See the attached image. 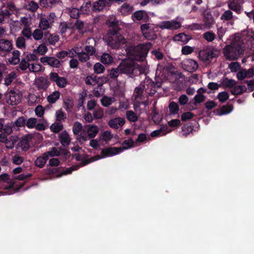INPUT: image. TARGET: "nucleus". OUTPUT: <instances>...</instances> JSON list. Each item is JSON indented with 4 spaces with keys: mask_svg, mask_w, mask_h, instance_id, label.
<instances>
[{
    "mask_svg": "<svg viewBox=\"0 0 254 254\" xmlns=\"http://www.w3.org/2000/svg\"><path fill=\"white\" fill-rule=\"evenodd\" d=\"M120 72L129 77L137 76L141 73V67L135 62L130 60H122L118 65Z\"/></svg>",
    "mask_w": 254,
    "mask_h": 254,
    "instance_id": "obj_1",
    "label": "nucleus"
},
{
    "mask_svg": "<svg viewBox=\"0 0 254 254\" xmlns=\"http://www.w3.org/2000/svg\"><path fill=\"white\" fill-rule=\"evenodd\" d=\"M151 47V44H140L136 46L130 47L127 50V55L131 56L135 60L139 62L144 61Z\"/></svg>",
    "mask_w": 254,
    "mask_h": 254,
    "instance_id": "obj_2",
    "label": "nucleus"
},
{
    "mask_svg": "<svg viewBox=\"0 0 254 254\" xmlns=\"http://www.w3.org/2000/svg\"><path fill=\"white\" fill-rule=\"evenodd\" d=\"M103 39L108 46L113 49H118L122 45L127 42L121 32L116 33L112 30H108Z\"/></svg>",
    "mask_w": 254,
    "mask_h": 254,
    "instance_id": "obj_3",
    "label": "nucleus"
},
{
    "mask_svg": "<svg viewBox=\"0 0 254 254\" xmlns=\"http://www.w3.org/2000/svg\"><path fill=\"white\" fill-rule=\"evenodd\" d=\"M121 151L119 148V147H107L104 149H101V156H100L99 155H97L95 156L94 157H92L91 159L92 160H90V159H84L82 160L81 162L82 166H85L86 165H87L88 164L91 162L92 161H95L96 159H100L102 158H106L110 156H112L114 155H116L119 153H120Z\"/></svg>",
    "mask_w": 254,
    "mask_h": 254,
    "instance_id": "obj_4",
    "label": "nucleus"
},
{
    "mask_svg": "<svg viewBox=\"0 0 254 254\" xmlns=\"http://www.w3.org/2000/svg\"><path fill=\"white\" fill-rule=\"evenodd\" d=\"M155 80V82L149 77H146L142 83L145 93L150 96H153L157 92L156 89L162 85V82L159 81L158 77H156Z\"/></svg>",
    "mask_w": 254,
    "mask_h": 254,
    "instance_id": "obj_5",
    "label": "nucleus"
},
{
    "mask_svg": "<svg viewBox=\"0 0 254 254\" xmlns=\"http://www.w3.org/2000/svg\"><path fill=\"white\" fill-rule=\"evenodd\" d=\"M241 47L239 44H231L226 46L224 48V55L226 59L235 60L240 54Z\"/></svg>",
    "mask_w": 254,
    "mask_h": 254,
    "instance_id": "obj_6",
    "label": "nucleus"
},
{
    "mask_svg": "<svg viewBox=\"0 0 254 254\" xmlns=\"http://www.w3.org/2000/svg\"><path fill=\"white\" fill-rule=\"evenodd\" d=\"M112 3L107 0H98L93 2L91 9L94 12L98 13L109 9Z\"/></svg>",
    "mask_w": 254,
    "mask_h": 254,
    "instance_id": "obj_7",
    "label": "nucleus"
},
{
    "mask_svg": "<svg viewBox=\"0 0 254 254\" xmlns=\"http://www.w3.org/2000/svg\"><path fill=\"white\" fill-rule=\"evenodd\" d=\"M217 50L215 48L206 49L199 52L201 60L205 62H211L217 55Z\"/></svg>",
    "mask_w": 254,
    "mask_h": 254,
    "instance_id": "obj_8",
    "label": "nucleus"
},
{
    "mask_svg": "<svg viewBox=\"0 0 254 254\" xmlns=\"http://www.w3.org/2000/svg\"><path fill=\"white\" fill-rule=\"evenodd\" d=\"M228 8L237 14H240L243 10L244 0H229L227 2Z\"/></svg>",
    "mask_w": 254,
    "mask_h": 254,
    "instance_id": "obj_9",
    "label": "nucleus"
},
{
    "mask_svg": "<svg viewBox=\"0 0 254 254\" xmlns=\"http://www.w3.org/2000/svg\"><path fill=\"white\" fill-rule=\"evenodd\" d=\"M159 27L161 29L176 30L181 27L180 22L176 20L163 21L160 22Z\"/></svg>",
    "mask_w": 254,
    "mask_h": 254,
    "instance_id": "obj_10",
    "label": "nucleus"
},
{
    "mask_svg": "<svg viewBox=\"0 0 254 254\" xmlns=\"http://www.w3.org/2000/svg\"><path fill=\"white\" fill-rule=\"evenodd\" d=\"M182 66L186 70L192 72L197 69L198 64L195 60L187 59L183 61Z\"/></svg>",
    "mask_w": 254,
    "mask_h": 254,
    "instance_id": "obj_11",
    "label": "nucleus"
},
{
    "mask_svg": "<svg viewBox=\"0 0 254 254\" xmlns=\"http://www.w3.org/2000/svg\"><path fill=\"white\" fill-rule=\"evenodd\" d=\"M40 61L44 65H49L53 67L59 68L61 65V62L55 57H43L41 58Z\"/></svg>",
    "mask_w": 254,
    "mask_h": 254,
    "instance_id": "obj_12",
    "label": "nucleus"
},
{
    "mask_svg": "<svg viewBox=\"0 0 254 254\" xmlns=\"http://www.w3.org/2000/svg\"><path fill=\"white\" fill-rule=\"evenodd\" d=\"M31 139V134H27L20 138L17 145L21 148L22 151H26L30 148L29 141Z\"/></svg>",
    "mask_w": 254,
    "mask_h": 254,
    "instance_id": "obj_13",
    "label": "nucleus"
},
{
    "mask_svg": "<svg viewBox=\"0 0 254 254\" xmlns=\"http://www.w3.org/2000/svg\"><path fill=\"white\" fill-rule=\"evenodd\" d=\"M131 17L134 21L143 20L144 22H147L149 19L147 13L144 10L135 11Z\"/></svg>",
    "mask_w": 254,
    "mask_h": 254,
    "instance_id": "obj_14",
    "label": "nucleus"
},
{
    "mask_svg": "<svg viewBox=\"0 0 254 254\" xmlns=\"http://www.w3.org/2000/svg\"><path fill=\"white\" fill-rule=\"evenodd\" d=\"M35 85L39 90H45L48 88L50 82L46 78L40 76L35 82Z\"/></svg>",
    "mask_w": 254,
    "mask_h": 254,
    "instance_id": "obj_15",
    "label": "nucleus"
},
{
    "mask_svg": "<svg viewBox=\"0 0 254 254\" xmlns=\"http://www.w3.org/2000/svg\"><path fill=\"white\" fill-rule=\"evenodd\" d=\"M125 123L124 119L120 117L111 119L108 123L109 126L112 128L118 129L119 127H122Z\"/></svg>",
    "mask_w": 254,
    "mask_h": 254,
    "instance_id": "obj_16",
    "label": "nucleus"
},
{
    "mask_svg": "<svg viewBox=\"0 0 254 254\" xmlns=\"http://www.w3.org/2000/svg\"><path fill=\"white\" fill-rule=\"evenodd\" d=\"M13 48L11 42L6 39H0V51L9 52Z\"/></svg>",
    "mask_w": 254,
    "mask_h": 254,
    "instance_id": "obj_17",
    "label": "nucleus"
},
{
    "mask_svg": "<svg viewBox=\"0 0 254 254\" xmlns=\"http://www.w3.org/2000/svg\"><path fill=\"white\" fill-rule=\"evenodd\" d=\"M87 128V133L89 138H94L98 133L99 129L97 126L88 125L85 126Z\"/></svg>",
    "mask_w": 254,
    "mask_h": 254,
    "instance_id": "obj_18",
    "label": "nucleus"
},
{
    "mask_svg": "<svg viewBox=\"0 0 254 254\" xmlns=\"http://www.w3.org/2000/svg\"><path fill=\"white\" fill-rule=\"evenodd\" d=\"M49 154L45 152L42 155L37 157L34 162L35 165L40 168H43L49 159Z\"/></svg>",
    "mask_w": 254,
    "mask_h": 254,
    "instance_id": "obj_19",
    "label": "nucleus"
},
{
    "mask_svg": "<svg viewBox=\"0 0 254 254\" xmlns=\"http://www.w3.org/2000/svg\"><path fill=\"white\" fill-rule=\"evenodd\" d=\"M203 21L206 28L209 29L211 28L214 23V18L210 12H206L204 14Z\"/></svg>",
    "mask_w": 254,
    "mask_h": 254,
    "instance_id": "obj_20",
    "label": "nucleus"
},
{
    "mask_svg": "<svg viewBox=\"0 0 254 254\" xmlns=\"http://www.w3.org/2000/svg\"><path fill=\"white\" fill-rule=\"evenodd\" d=\"M237 83V82L233 79H229L228 77H224L221 81L220 85L224 89L229 88H232Z\"/></svg>",
    "mask_w": 254,
    "mask_h": 254,
    "instance_id": "obj_21",
    "label": "nucleus"
},
{
    "mask_svg": "<svg viewBox=\"0 0 254 254\" xmlns=\"http://www.w3.org/2000/svg\"><path fill=\"white\" fill-rule=\"evenodd\" d=\"M133 9L132 5L127 3H124L119 8V11L123 15H127L131 13Z\"/></svg>",
    "mask_w": 254,
    "mask_h": 254,
    "instance_id": "obj_22",
    "label": "nucleus"
},
{
    "mask_svg": "<svg viewBox=\"0 0 254 254\" xmlns=\"http://www.w3.org/2000/svg\"><path fill=\"white\" fill-rule=\"evenodd\" d=\"M59 139L61 144L64 146H68L71 141L68 133L65 130L60 134Z\"/></svg>",
    "mask_w": 254,
    "mask_h": 254,
    "instance_id": "obj_23",
    "label": "nucleus"
},
{
    "mask_svg": "<svg viewBox=\"0 0 254 254\" xmlns=\"http://www.w3.org/2000/svg\"><path fill=\"white\" fill-rule=\"evenodd\" d=\"M58 1L56 0H40V6L47 9H51L55 7Z\"/></svg>",
    "mask_w": 254,
    "mask_h": 254,
    "instance_id": "obj_24",
    "label": "nucleus"
},
{
    "mask_svg": "<svg viewBox=\"0 0 254 254\" xmlns=\"http://www.w3.org/2000/svg\"><path fill=\"white\" fill-rule=\"evenodd\" d=\"M39 27L43 30H46L49 28H51L52 26L47 18L42 16L40 19Z\"/></svg>",
    "mask_w": 254,
    "mask_h": 254,
    "instance_id": "obj_25",
    "label": "nucleus"
},
{
    "mask_svg": "<svg viewBox=\"0 0 254 254\" xmlns=\"http://www.w3.org/2000/svg\"><path fill=\"white\" fill-rule=\"evenodd\" d=\"M134 142L132 139L130 138L129 139L124 140L122 143L121 147H119L121 152L124 150H127L128 148H131L134 146Z\"/></svg>",
    "mask_w": 254,
    "mask_h": 254,
    "instance_id": "obj_26",
    "label": "nucleus"
},
{
    "mask_svg": "<svg viewBox=\"0 0 254 254\" xmlns=\"http://www.w3.org/2000/svg\"><path fill=\"white\" fill-rule=\"evenodd\" d=\"M12 54V57L9 59V62L11 64L16 65L20 62V52L18 50H14Z\"/></svg>",
    "mask_w": 254,
    "mask_h": 254,
    "instance_id": "obj_27",
    "label": "nucleus"
},
{
    "mask_svg": "<svg viewBox=\"0 0 254 254\" xmlns=\"http://www.w3.org/2000/svg\"><path fill=\"white\" fill-rule=\"evenodd\" d=\"M50 128L53 132L57 133L63 129L64 126L62 123L56 121L50 126Z\"/></svg>",
    "mask_w": 254,
    "mask_h": 254,
    "instance_id": "obj_28",
    "label": "nucleus"
},
{
    "mask_svg": "<svg viewBox=\"0 0 254 254\" xmlns=\"http://www.w3.org/2000/svg\"><path fill=\"white\" fill-rule=\"evenodd\" d=\"M60 97V93L58 91H55L50 94L47 97V101L49 103H55Z\"/></svg>",
    "mask_w": 254,
    "mask_h": 254,
    "instance_id": "obj_29",
    "label": "nucleus"
},
{
    "mask_svg": "<svg viewBox=\"0 0 254 254\" xmlns=\"http://www.w3.org/2000/svg\"><path fill=\"white\" fill-rule=\"evenodd\" d=\"M113 59L111 55L108 53H103L101 57V62L105 64H109L113 62Z\"/></svg>",
    "mask_w": 254,
    "mask_h": 254,
    "instance_id": "obj_30",
    "label": "nucleus"
},
{
    "mask_svg": "<svg viewBox=\"0 0 254 254\" xmlns=\"http://www.w3.org/2000/svg\"><path fill=\"white\" fill-rule=\"evenodd\" d=\"M17 77V75L15 72H11L4 78V84L6 86L10 85L12 82Z\"/></svg>",
    "mask_w": 254,
    "mask_h": 254,
    "instance_id": "obj_31",
    "label": "nucleus"
},
{
    "mask_svg": "<svg viewBox=\"0 0 254 254\" xmlns=\"http://www.w3.org/2000/svg\"><path fill=\"white\" fill-rule=\"evenodd\" d=\"M92 3L90 0H84L83 3L80 7V10L83 13H87L90 12V8Z\"/></svg>",
    "mask_w": 254,
    "mask_h": 254,
    "instance_id": "obj_32",
    "label": "nucleus"
},
{
    "mask_svg": "<svg viewBox=\"0 0 254 254\" xmlns=\"http://www.w3.org/2000/svg\"><path fill=\"white\" fill-rule=\"evenodd\" d=\"M56 121L62 123L64 122L66 119V114L62 110V109L57 110L56 112Z\"/></svg>",
    "mask_w": 254,
    "mask_h": 254,
    "instance_id": "obj_33",
    "label": "nucleus"
},
{
    "mask_svg": "<svg viewBox=\"0 0 254 254\" xmlns=\"http://www.w3.org/2000/svg\"><path fill=\"white\" fill-rule=\"evenodd\" d=\"M84 131L83 129V126L82 124L79 122H75L72 127V131L74 135H79V133L82 131Z\"/></svg>",
    "mask_w": 254,
    "mask_h": 254,
    "instance_id": "obj_34",
    "label": "nucleus"
},
{
    "mask_svg": "<svg viewBox=\"0 0 254 254\" xmlns=\"http://www.w3.org/2000/svg\"><path fill=\"white\" fill-rule=\"evenodd\" d=\"M169 109L170 114L175 115L178 114L179 111V107L177 103L174 101H172L169 104Z\"/></svg>",
    "mask_w": 254,
    "mask_h": 254,
    "instance_id": "obj_35",
    "label": "nucleus"
},
{
    "mask_svg": "<svg viewBox=\"0 0 254 254\" xmlns=\"http://www.w3.org/2000/svg\"><path fill=\"white\" fill-rule=\"evenodd\" d=\"M233 109V106L231 104H227L226 105L223 106L220 108L219 115H226L230 113Z\"/></svg>",
    "mask_w": 254,
    "mask_h": 254,
    "instance_id": "obj_36",
    "label": "nucleus"
},
{
    "mask_svg": "<svg viewBox=\"0 0 254 254\" xmlns=\"http://www.w3.org/2000/svg\"><path fill=\"white\" fill-rule=\"evenodd\" d=\"M48 35H49L48 37L49 43L50 45H54L59 40V37L57 35H53V34H50L49 32L45 33V36L47 37Z\"/></svg>",
    "mask_w": 254,
    "mask_h": 254,
    "instance_id": "obj_37",
    "label": "nucleus"
},
{
    "mask_svg": "<svg viewBox=\"0 0 254 254\" xmlns=\"http://www.w3.org/2000/svg\"><path fill=\"white\" fill-rule=\"evenodd\" d=\"M202 36L206 41L209 42H212L216 38V35L212 31H208L204 33Z\"/></svg>",
    "mask_w": 254,
    "mask_h": 254,
    "instance_id": "obj_38",
    "label": "nucleus"
},
{
    "mask_svg": "<svg viewBox=\"0 0 254 254\" xmlns=\"http://www.w3.org/2000/svg\"><path fill=\"white\" fill-rule=\"evenodd\" d=\"M126 117L130 122H136L138 120V117L132 111L129 110L126 112Z\"/></svg>",
    "mask_w": 254,
    "mask_h": 254,
    "instance_id": "obj_39",
    "label": "nucleus"
},
{
    "mask_svg": "<svg viewBox=\"0 0 254 254\" xmlns=\"http://www.w3.org/2000/svg\"><path fill=\"white\" fill-rule=\"evenodd\" d=\"M114 98L112 97L104 96L101 99V103L103 106L108 107L114 102Z\"/></svg>",
    "mask_w": 254,
    "mask_h": 254,
    "instance_id": "obj_40",
    "label": "nucleus"
},
{
    "mask_svg": "<svg viewBox=\"0 0 254 254\" xmlns=\"http://www.w3.org/2000/svg\"><path fill=\"white\" fill-rule=\"evenodd\" d=\"M75 53L78 56L79 60L82 62H86L89 59V55L86 54L85 52H79L78 51H75Z\"/></svg>",
    "mask_w": 254,
    "mask_h": 254,
    "instance_id": "obj_41",
    "label": "nucleus"
},
{
    "mask_svg": "<svg viewBox=\"0 0 254 254\" xmlns=\"http://www.w3.org/2000/svg\"><path fill=\"white\" fill-rule=\"evenodd\" d=\"M121 72H120V70L118 69V67L116 68H112L109 71V76L110 78L113 80H117V77L120 75V74H122Z\"/></svg>",
    "mask_w": 254,
    "mask_h": 254,
    "instance_id": "obj_42",
    "label": "nucleus"
},
{
    "mask_svg": "<svg viewBox=\"0 0 254 254\" xmlns=\"http://www.w3.org/2000/svg\"><path fill=\"white\" fill-rule=\"evenodd\" d=\"M26 125V119L24 117L18 118L13 123V127H24Z\"/></svg>",
    "mask_w": 254,
    "mask_h": 254,
    "instance_id": "obj_43",
    "label": "nucleus"
},
{
    "mask_svg": "<svg viewBox=\"0 0 254 254\" xmlns=\"http://www.w3.org/2000/svg\"><path fill=\"white\" fill-rule=\"evenodd\" d=\"M113 138V135L110 131H105L100 135V139L107 142H109Z\"/></svg>",
    "mask_w": 254,
    "mask_h": 254,
    "instance_id": "obj_44",
    "label": "nucleus"
},
{
    "mask_svg": "<svg viewBox=\"0 0 254 254\" xmlns=\"http://www.w3.org/2000/svg\"><path fill=\"white\" fill-rule=\"evenodd\" d=\"M16 46L19 49L26 48L25 39L23 37H18L16 40Z\"/></svg>",
    "mask_w": 254,
    "mask_h": 254,
    "instance_id": "obj_45",
    "label": "nucleus"
},
{
    "mask_svg": "<svg viewBox=\"0 0 254 254\" xmlns=\"http://www.w3.org/2000/svg\"><path fill=\"white\" fill-rule=\"evenodd\" d=\"M21 34L28 39H31L32 33L31 31V28L28 26H25L23 27L21 32Z\"/></svg>",
    "mask_w": 254,
    "mask_h": 254,
    "instance_id": "obj_46",
    "label": "nucleus"
},
{
    "mask_svg": "<svg viewBox=\"0 0 254 254\" xmlns=\"http://www.w3.org/2000/svg\"><path fill=\"white\" fill-rule=\"evenodd\" d=\"M39 8L38 4L34 1L31 0L28 2L27 5V9L31 12H34Z\"/></svg>",
    "mask_w": 254,
    "mask_h": 254,
    "instance_id": "obj_47",
    "label": "nucleus"
},
{
    "mask_svg": "<svg viewBox=\"0 0 254 254\" xmlns=\"http://www.w3.org/2000/svg\"><path fill=\"white\" fill-rule=\"evenodd\" d=\"M233 18V12L231 10L225 11L221 16L220 19L224 21H229Z\"/></svg>",
    "mask_w": 254,
    "mask_h": 254,
    "instance_id": "obj_48",
    "label": "nucleus"
},
{
    "mask_svg": "<svg viewBox=\"0 0 254 254\" xmlns=\"http://www.w3.org/2000/svg\"><path fill=\"white\" fill-rule=\"evenodd\" d=\"M32 36L34 40L36 41L41 40L43 37V32H42V29L40 28L36 29L32 33Z\"/></svg>",
    "mask_w": 254,
    "mask_h": 254,
    "instance_id": "obj_49",
    "label": "nucleus"
},
{
    "mask_svg": "<svg viewBox=\"0 0 254 254\" xmlns=\"http://www.w3.org/2000/svg\"><path fill=\"white\" fill-rule=\"evenodd\" d=\"M145 89L143 88V83H141L138 86L134 89L135 98H137L142 95Z\"/></svg>",
    "mask_w": 254,
    "mask_h": 254,
    "instance_id": "obj_50",
    "label": "nucleus"
},
{
    "mask_svg": "<svg viewBox=\"0 0 254 254\" xmlns=\"http://www.w3.org/2000/svg\"><path fill=\"white\" fill-rule=\"evenodd\" d=\"M206 97L203 95H200L197 93L193 98V105L196 106L198 104L203 102Z\"/></svg>",
    "mask_w": 254,
    "mask_h": 254,
    "instance_id": "obj_51",
    "label": "nucleus"
},
{
    "mask_svg": "<svg viewBox=\"0 0 254 254\" xmlns=\"http://www.w3.org/2000/svg\"><path fill=\"white\" fill-rule=\"evenodd\" d=\"M229 97V94L226 91L220 92L217 95V98L221 103L225 102L228 99Z\"/></svg>",
    "mask_w": 254,
    "mask_h": 254,
    "instance_id": "obj_52",
    "label": "nucleus"
},
{
    "mask_svg": "<svg viewBox=\"0 0 254 254\" xmlns=\"http://www.w3.org/2000/svg\"><path fill=\"white\" fill-rule=\"evenodd\" d=\"M229 68L231 72H235L241 69V64L238 62H232L229 64Z\"/></svg>",
    "mask_w": 254,
    "mask_h": 254,
    "instance_id": "obj_53",
    "label": "nucleus"
},
{
    "mask_svg": "<svg viewBox=\"0 0 254 254\" xmlns=\"http://www.w3.org/2000/svg\"><path fill=\"white\" fill-rule=\"evenodd\" d=\"M37 122V119L30 118L27 121L26 120V126L29 128H33L35 127Z\"/></svg>",
    "mask_w": 254,
    "mask_h": 254,
    "instance_id": "obj_54",
    "label": "nucleus"
},
{
    "mask_svg": "<svg viewBox=\"0 0 254 254\" xmlns=\"http://www.w3.org/2000/svg\"><path fill=\"white\" fill-rule=\"evenodd\" d=\"M109 30H112L117 32H121V28L119 26L118 21H112L109 24Z\"/></svg>",
    "mask_w": 254,
    "mask_h": 254,
    "instance_id": "obj_55",
    "label": "nucleus"
},
{
    "mask_svg": "<svg viewBox=\"0 0 254 254\" xmlns=\"http://www.w3.org/2000/svg\"><path fill=\"white\" fill-rule=\"evenodd\" d=\"M69 14L71 18L77 20L79 17V10L77 8H73L69 10Z\"/></svg>",
    "mask_w": 254,
    "mask_h": 254,
    "instance_id": "obj_56",
    "label": "nucleus"
},
{
    "mask_svg": "<svg viewBox=\"0 0 254 254\" xmlns=\"http://www.w3.org/2000/svg\"><path fill=\"white\" fill-rule=\"evenodd\" d=\"M104 115V112L103 109L100 108L98 109L94 110L93 114V118L95 119H102Z\"/></svg>",
    "mask_w": 254,
    "mask_h": 254,
    "instance_id": "obj_57",
    "label": "nucleus"
},
{
    "mask_svg": "<svg viewBox=\"0 0 254 254\" xmlns=\"http://www.w3.org/2000/svg\"><path fill=\"white\" fill-rule=\"evenodd\" d=\"M93 68L94 72L97 74L103 73L105 70L104 66L99 63H96Z\"/></svg>",
    "mask_w": 254,
    "mask_h": 254,
    "instance_id": "obj_58",
    "label": "nucleus"
},
{
    "mask_svg": "<svg viewBox=\"0 0 254 254\" xmlns=\"http://www.w3.org/2000/svg\"><path fill=\"white\" fill-rule=\"evenodd\" d=\"M18 64H19V67L22 70H25L27 68L29 67L30 65L28 61L24 58H22Z\"/></svg>",
    "mask_w": 254,
    "mask_h": 254,
    "instance_id": "obj_59",
    "label": "nucleus"
},
{
    "mask_svg": "<svg viewBox=\"0 0 254 254\" xmlns=\"http://www.w3.org/2000/svg\"><path fill=\"white\" fill-rule=\"evenodd\" d=\"M182 131L183 132V135L185 136H187L188 134H189V133L191 132L193 130L192 127L188 124L184 125L183 126H182Z\"/></svg>",
    "mask_w": 254,
    "mask_h": 254,
    "instance_id": "obj_60",
    "label": "nucleus"
},
{
    "mask_svg": "<svg viewBox=\"0 0 254 254\" xmlns=\"http://www.w3.org/2000/svg\"><path fill=\"white\" fill-rule=\"evenodd\" d=\"M237 78L239 80H243L247 77L246 75V69L245 68L240 69L238 71L237 75Z\"/></svg>",
    "mask_w": 254,
    "mask_h": 254,
    "instance_id": "obj_61",
    "label": "nucleus"
},
{
    "mask_svg": "<svg viewBox=\"0 0 254 254\" xmlns=\"http://www.w3.org/2000/svg\"><path fill=\"white\" fill-rule=\"evenodd\" d=\"M13 124L11 123V124H7L5 125H3V128L2 130H3L4 133L6 135H9L12 132V127H13Z\"/></svg>",
    "mask_w": 254,
    "mask_h": 254,
    "instance_id": "obj_62",
    "label": "nucleus"
},
{
    "mask_svg": "<svg viewBox=\"0 0 254 254\" xmlns=\"http://www.w3.org/2000/svg\"><path fill=\"white\" fill-rule=\"evenodd\" d=\"M84 22L83 21L77 19L76 20V22L74 23L75 28L77 29L79 33L83 31L84 28Z\"/></svg>",
    "mask_w": 254,
    "mask_h": 254,
    "instance_id": "obj_63",
    "label": "nucleus"
},
{
    "mask_svg": "<svg viewBox=\"0 0 254 254\" xmlns=\"http://www.w3.org/2000/svg\"><path fill=\"white\" fill-rule=\"evenodd\" d=\"M231 93L234 95H239L242 94L241 86L235 85L230 90Z\"/></svg>",
    "mask_w": 254,
    "mask_h": 254,
    "instance_id": "obj_64",
    "label": "nucleus"
}]
</instances>
